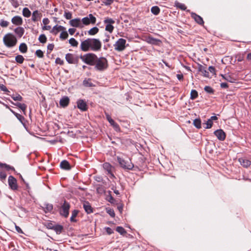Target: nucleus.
<instances>
[{
  "label": "nucleus",
  "instance_id": "1",
  "mask_svg": "<svg viewBox=\"0 0 251 251\" xmlns=\"http://www.w3.org/2000/svg\"><path fill=\"white\" fill-rule=\"evenodd\" d=\"M101 43L99 39L89 38L81 42L80 49L84 52L89 50L98 51L101 50Z\"/></svg>",
  "mask_w": 251,
  "mask_h": 251
},
{
  "label": "nucleus",
  "instance_id": "2",
  "mask_svg": "<svg viewBox=\"0 0 251 251\" xmlns=\"http://www.w3.org/2000/svg\"><path fill=\"white\" fill-rule=\"evenodd\" d=\"M3 42L6 47L11 48L16 45L17 39L15 36L12 33H7L4 36Z\"/></svg>",
  "mask_w": 251,
  "mask_h": 251
},
{
  "label": "nucleus",
  "instance_id": "3",
  "mask_svg": "<svg viewBox=\"0 0 251 251\" xmlns=\"http://www.w3.org/2000/svg\"><path fill=\"white\" fill-rule=\"evenodd\" d=\"M80 58L87 65L94 66L97 59V56L93 53H88L83 55H81Z\"/></svg>",
  "mask_w": 251,
  "mask_h": 251
},
{
  "label": "nucleus",
  "instance_id": "4",
  "mask_svg": "<svg viewBox=\"0 0 251 251\" xmlns=\"http://www.w3.org/2000/svg\"><path fill=\"white\" fill-rule=\"evenodd\" d=\"M94 65L95 66V68L96 70L102 71L105 70L108 67V61L105 57H97L96 63Z\"/></svg>",
  "mask_w": 251,
  "mask_h": 251
},
{
  "label": "nucleus",
  "instance_id": "5",
  "mask_svg": "<svg viewBox=\"0 0 251 251\" xmlns=\"http://www.w3.org/2000/svg\"><path fill=\"white\" fill-rule=\"evenodd\" d=\"M117 158L118 163L122 168L125 170H131L133 169L134 165L131 162L130 159L129 158L127 160H126L125 159L119 156H117Z\"/></svg>",
  "mask_w": 251,
  "mask_h": 251
},
{
  "label": "nucleus",
  "instance_id": "6",
  "mask_svg": "<svg viewBox=\"0 0 251 251\" xmlns=\"http://www.w3.org/2000/svg\"><path fill=\"white\" fill-rule=\"evenodd\" d=\"M103 23L105 25V30L111 33L114 28L113 24L115 23V21L111 18L107 17L104 20Z\"/></svg>",
  "mask_w": 251,
  "mask_h": 251
},
{
  "label": "nucleus",
  "instance_id": "7",
  "mask_svg": "<svg viewBox=\"0 0 251 251\" xmlns=\"http://www.w3.org/2000/svg\"><path fill=\"white\" fill-rule=\"evenodd\" d=\"M79 56L73 54L67 53L65 55V59L69 64H77L79 61Z\"/></svg>",
  "mask_w": 251,
  "mask_h": 251
},
{
  "label": "nucleus",
  "instance_id": "8",
  "mask_svg": "<svg viewBox=\"0 0 251 251\" xmlns=\"http://www.w3.org/2000/svg\"><path fill=\"white\" fill-rule=\"evenodd\" d=\"M126 40L123 38L119 39L114 44L115 50L121 51L126 49Z\"/></svg>",
  "mask_w": 251,
  "mask_h": 251
},
{
  "label": "nucleus",
  "instance_id": "9",
  "mask_svg": "<svg viewBox=\"0 0 251 251\" xmlns=\"http://www.w3.org/2000/svg\"><path fill=\"white\" fill-rule=\"evenodd\" d=\"M81 22L83 25H87L90 24L94 25L96 22V18L92 14H90L88 16L82 18Z\"/></svg>",
  "mask_w": 251,
  "mask_h": 251
},
{
  "label": "nucleus",
  "instance_id": "10",
  "mask_svg": "<svg viewBox=\"0 0 251 251\" xmlns=\"http://www.w3.org/2000/svg\"><path fill=\"white\" fill-rule=\"evenodd\" d=\"M70 208V205H61L58 208L60 215L65 218H67L69 215Z\"/></svg>",
  "mask_w": 251,
  "mask_h": 251
},
{
  "label": "nucleus",
  "instance_id": "11",
  "mask_svg": "<svg viewBox=\"0 0 251 251\" xmlns=\"http://www.w3.org/2000/svg\"><path fill=\"white\" fill-rule=\"evenodd\" d=\"M8 182L10 188L13 190H17L18 185L16 179L12 176L8 177Z\"/></svg>",
  "mask_w": 251,
  "mask_h": 251
},
{
  "label": "nucleus",
  "instance_id": "12",
  "mask_svg": "<svg viewBox=\"0 0 251 251\" xmlns=\"http://www.w3.org/2000/svg\"><path fill=\"white\" fill-rule=\"evenodd\" d=\"M69 24L71 26L74 27L81 28L83 27L81 22V20L79 18H75L69 21Z\"/></svg>",
  "mask_w": 251,
  "mask_h": 251
},
{
  "label": "nucleus",
  "instance_id": "13",
  "mask_svg": "<svg viewBox=\"0 0 251 251\" xmlns=\"http://www.w3.org/2000/svg\"><path fill=\"white\" fill-rule=\"evenodd\" d=\"M77 107L82 111H86L88 110V105L83 100H78L77 101Z\"/></svg>",
  "mask_w": 251,
  "mask_h": 251
},
{
  "label": "nucleus",
  "instance_id": "14",
  "mask_svg": "<svg viewBox=\"0 0 251 251\" xmlns=\"http://www.w3.org/2000/svg\"><path fill=\"white\" fill-rule=\"evenodd\" d=\"M214 135L220 141H224L226 137V134L223 129H217L214 132Z\"/></svg>",
  "mask_w": 251,
  "mask_h": 251
},
{
  "label": "nucleus",
  "instance_id": "15",
  "mask_svg": "<svg viewBox=\"0 0 251 251\" xmlns=\"http://www.w3.org/2000/svg\"><path fill=\"white\" fill-rule=\"evenodd\" d=\"M106 117L107 121L109 122V123L110 124V125L113 126L114 129L116 131H120V127L118 124L115 122V121L111 118L110 116L106 113Z\"/></svg>",
  "mask_w": 251,
  "mask_h": 251
},
{
  "label": "nucleus",
  "instance_id": "16",
  "mask_svg": "<svg viewBox=\"0 0 251 251\" xmlns=\"http://www.w3.org/2000/svg\"><path fill=\"white\" fill-rule=\"evenodd\" d=\"M103 167L104 169L107 172L108 175H110L112 177H114L112 173L114 167L112 166L110 163L107 162L104 163L103 164Z\"/></svg>",
  "mask_w": 251,
  "mask_h": 251
},
{
  "label": "nucleus",
  "instance_id": "17",
  "mask_svg": "<svg viewBox=\"0 0 251 251\" xmlns=\"http://www.w3.org/2000/svg\"><path fill=\"white\" fill-rule=\"evenodd\" d=\"M65 29V27L64 26L56 25L51 28L50 32L56 35L59 32L62 31V30H64Z\"/></svg>",
  "mask_w": 251,
  "mask_h": 251
},
{
  "label": "nucleus",
  "instance_id": "18",
  "mask_svg": "<svg viewBox=\"0 0 251 251\" xmlns=\"http://www.w3.org/2000/svg\"><path fill=\"white\" fill-rule=\"evenodd\" d=\"M191 17L194 19V20L197 22L198 24L200 25H202L204 24V22L203 21L202 18L199 15H197L195 13H191Z\"/></svg>",
  "mask_w": 251,
  "mask_h": 251
},
{
  "label": "nucleus",
  "instance_id": "19",
  "mask_svg": "<svg viewBox=\"0 0 251 251\" xmlns=\"http://www.w3.org/2000/svg\"><path fill=\"white\" fill-rule=\"evenodd\" d=\"M221 76L225 80L231 83H235L237 81V79L233 75L227 74L224 75H221Z\"/></svg>",
  "mask_w": 251,
  "mask_h": 251
},
{
  "label": "nucleus",
  "instance_id": "20",
  "mask_svg": "<svg viewBox=\"0 0 251 251\" xmlns=\"http://www.w3.org/2000/svg\"><path fill=\"white\" fill-rule=\"evenodd\" d=\"M11 22L15 25H21L23 24V21L21 17L19 16H15L11 19Z\"/></svg>",
  "mask_w": 251,
  "mask_h": 251
},
{
  "label": "nucleus",
  "instance_id": "21",
  "mask_svg": "<svg viewBox=\"0 0 251 251\" xmlns=\"http://www.w3.org/2000/svg\"><path fill=\"white\" fill-rule=\"evenodd\" d=\"M69 98L67 96H64L60 99L59 104L61 107H66L69 105Z\"/></svg>",
  "mask_w": 251,
  "mask_h": 251
},
{
  "label": "nucleus",
  "instance_id": "22",
  "mask_svg": "<svg viewBox=\"0 0 251 251\" xmlns=\"http://www.w3.org/2000/svg\"><path fill=\"white\" fill-rule=\"evenodd\" d=\"M60 167L62 169L65 170H70L71 169L70 164L66 160H64L60 162Z\"/></svg>",
  "mask_w": 251,
  "mask_h": 251
},
{
  "label": "nucleus",
  "instance_id": "23",
  "mask_svg": "<svg viewBox=\"0 0 251 251\" xmlns=\"http://www.w3.org/2000/svg\"><path fill=\"white\" fill-rule=\"evenodd\" d=\"M148 42L151 44L154 45H160L162 42L160 40L153 38L152 37H149L148 38Z\"/></svg>",
  "mask_w": 251,
  "mask_h": 251
},
{
  "label": "nucleus",
  "instance_id": "24",
  "mask_svg": "<svg viewBox=\"0 0 251 251\" xmlns=\"http://www.w3.org/2000/svg\"><path fill=\"white\" fill-rule=\"evenodd\" d=\"M238 160L241 165L245 168H248L251 165V161L249 160L241 158H239Z\"/></svg>",
  "mask_w": 251,
  "mask_h": 251
},
{
  "label": "nucleus",
  "instance_id": "25",
  "mask_svg": "<svg viewBox=\"0 0 251 251\" xmlns=\"http://www.w3.org/2000/svg\"><path fill=\"white\" fill-rule=\"evenodd\" d=\"M41 13L38 10H35L32 13V20L34 22H37L41 19Z\"/></svg>",
  "mask_w": 251,
  "mask_h": 251
},
{
  "label": "nucleus",
  "instance_id": "26",
  "mask_svg": "<svg viewBox=\"0 0 251 251\" xmlns=\"http://www.w3.org/2000/svg\"><path fill=\"white\" fill-rule=\"evenodd\" d=\"M41 208L45 213L50 212L53 209V205H40Z\"/></svg>",
  "mask_w": 251,
  "mask_h": 251
},
{
  "label": "nucleus",
  "instance_id": "27",
  "mask_svg": "<svg viewBox=\"0 0 251 251\" xmlns=\"http://www.w3.org/2000/svg\"><path fill=\"white\" fill-rule=\"evenodd\" d=\"M79 213V210L75 209L72 212V215L70 218V221L72 223H76L77 220L75 219Z\"/></svg>",
  "mask_w": 251,
  "mask_h": 251
},
{
  "label": "nucleus",
  "instance_id": "28",
  "mask_svg": "<svg viewBox=\"0 0 251 251\" xmlns=\"http://www.w3.org/2000/svg\"><path fill=\"white\" fill-rule=\"evenodd\" d=\"M52 230L55 231L57 234H60L63 231V226L60 225L55 224Z\"/></svg>",
  "mask_w": 251,
  "mask_h": 251
},
{
  "label": "nucleus",
  "instance_id": "29",
  "mask_svg": "<svg viewBox=\"0 0 251 251\" xmlns=\"http://www.w3.org/2000/svg\"><path fill=\"white\" fill-rule=\"evenodd\" d=\"M11 103L14 104V105L18 107L19 108H20L23 112V113L25 114V110L26 109L27 106L25 103H21L20 102H16L14 103L13 102H11Z\"/></svg>",
  "mask_w": 251,
  "mask_h": 251
},
{
  "label": "nucleus",
  "instance_id": "30",
  "mask_svg": "<svg viewBox=\"0 0 251 251\" xmlns=\"http://www.w3.org/2000/svg\"><path fill=\"white\" fill-rule=\"evenodd\" d=\"M199 71L202 74V75L204 76L207 77H209V72L207 71L206 70V68H205L203 66L200 65V66H199Z\"/></svg>",
  "mask_w": 251,
  "mask_h": 251
},
{
  "label": "nucleus",
  "instance_id": "31",
  "mask_svg": "<svg viewBox=\"0 0 251 251\" xmlns=\"http://www.w3.org/2000/svg\"><path fill=\"white\" fill-rule=\"evenodd\" d=\"M0 167L1 168H4L7 171H15L14 168L5 163H2L0 162Z\"/></svg>",
  "mask_w": 251,
  "mask_h": 251
},
{
  "label": "nucleus",
  "instance_id": "32",
  "mask_svg": "<svg viewBox=\"0 0 251 251\" xmlns=\"http://www.w3.org/2000/svg\"><path fill=\"white\" fill-rule=\"evenodd\" d=\"M14 31L19 37H21L24 35L25 30L23 27H18L15 29Z\"/></svg>",
  "mask_w": 251,
  "mask_h": 251
},
{
  "label": "nucleus",
  "instance_id": "33",
  "mask_svg": "<svg viewBox=\"0 0 251 251\" xmlns=\"http://www.w3.org/2000/svg\"><path fill=\"white\" fill-rule=\"evenodd\" d=\"M68 33L66 30V28H65L64 30H62L60 34L59 38L61 40H65L68 38Z\"/></svg>",
  "mask_w": 251,
  "mask_h": 251
},
{
  "label": "nucleus",
  "instance_id": "34",
  "mask_svg": "<svg viewBox=\"0 0 251 251\" xmlns=\"http://www.w3.org/2000/svg\"><path fill=\"white\" fill-rule=\"evenodd\" d=\"M83 208L85 212L88 214H91L94 212V208L91 206V205H83Z\"/></svg>",
  "mask_w": 251,
  "mask_h": 251
},
{
  "label": "nucleus",
  "instance_id": "35",
  "mask_svg": "<svg viewBox=\"0 0 251 251\" xmlns=\"http://www.w3.org/2000/svg\"><path fill=\"white\" fill-rule=\"evenodd\" d=\"M19 50L22 53H26L27 51V47L26 44L23 43L19 46Z\"/></svg>",
  "mask_w": 251,
  "mask_h": 251
},
{
  "label": "nucleus",
  "instance_id": "36",
  "mask_svg": "<svg viewBox=\"0 0 251 251\" xmlns=\"http://www.w3.org/2000/svg\"><path fill=\"white\" fill-rule=\"evenodd\" d=\"M99 29L97 27H94L90 29L88 33L89 35H95L98 33Z\"/></svg>",
  "mask_w": 251,
  "mask_h": 251
},
{
  "label": "nucleus",
  "instance_id": "37",
  "mask_svg": "<svg viewBox=\"0 0 251 251\" xmlns=\"http://www.w3.org/2000/svg\"><path fill=\"white\" fill-rule=\"evenodd\" d=\"M83 84L85 87H91L95 86V85L91 82V80L90 79H84L83 81Z\"/></svg>",
  "mask_w": 251,
  "mask_h": 251
},
{
  "label": "nucleus",
  "instance_id": "38",
  "mask_svg": "<svg viewBox=\"0 0 251 251\" xmlns=\"http://www.w3.org/2000/svg\"><path fill=\"white\" fill-rule=\"evenodd\" d=\"M151 13L155 15H157L160 13V10L157 6H154L151 8Z\"/></svg>",
  "mask_w": 251,
  "mask_h": 251
},
{
  "label": "nucleus",
  "instance_id": "39",
  "mask_svg": "<svg viewBox=\"0 0 251 251\" xmlns=\"http://www.w3.org/2000/svg\"><path fill=\"white\" fill-rule=\"evenodd\" d=\"M96 190L98 194H102L105 192L104 186L100 185H96Z\"/></svg>",
  "mask_w": 251,
  "mask_h": 251
},
{
  "label": "nucleus",
  "instance_id": "40",
  "mask_svg": "<svg viewBox=\"0 0 251 251\" xmlns=\"http://www.w3.org/2000/svg\"><path fill=\"white\" fill-rule=\"evenodd\" d=\"M31 12L28 8L25 7L23 10V15L24 17L28 18L31 16Z\"/></svg>",
  "mask_w": 251,
  "mask_h": 251
},
{
  "label": "nucleus",
  "instance_id": "41",
  "mask_svg": "<svg viewBox=\"0 0 251 251\" xmlns=\"http://www.w3.org/2000/svg\"><path fill=\"white\" fill-rule=\"evenodd\" d=\"M116 231L119 232L121 235H124L126 233L125 229L122 226H118L116 228Z\"/></svg>",
  "mask_w": 251,
  "mask_h": 251
},
{
  "label": "nucleus",
  "instance_id": "42",
  "mask_svg": "<svg viewBox=\"0 0 251 251\" xmlns=\"http://www.w3.org/2000/svg\"><path fill=\"white\" fill-rule=\"evenodd\" d=\"M54 222L50 221L46 222L44 224V225L49 229H52L53 228L55 224H53Z\"/></svg>",
  "mask_w": 251,
  "mask_h": 251
},
{
  "label": "nucleus",
  "instance_id": "43",
  "mask_svg": "<svg viewBox=\"0 0 251 251\" xmlns=\"http://www.w3.org/2000/svg\"><path fill=\"white\" fill-rule=\"evenodd\" d=\"M69 43L73 47H77L78 45V42L74 38L70 39Z\"/></svg>",
  "mask_w": 251,
  "mask_h": 251
},
{
  "label": "nucleus",
  "instance_id": "44",
  "mask_svg": "<svg viewBox=\"0 0 251 251\" xmlns=\"http://www.w3.org/2000/svg\"><path fill=\"white\" fill-rule=\"evenodd\" d=\"M193 125L194 126L200 129L201 128V120L200 119H196L194 120L193 121Z\"/></svg>",
  "mask_w": 251,
  "mask_h": 251
},
{
  "label": "nucleus",
  "instance_id": "45",
  "mask_svg": "<svg viewBox=\"0 0 251 251\" xmlns=\"http://www.w3.org/2000/svg\"><path fill=\"white\" fill-rule=\"evenodd\" d=\"M19 210L18 211L20 215H23L24 214H26L27 212V210L21 205L18 206Z\"/></svg>",
  "mask_w": 251,
  "mask_h": 251
},
{
  "label": "nucleus",
  "instance_id": "46",
  "mask_svg": "<svg viewBox=\"0 0 251 251\" xmlns=\"http://www.w3.org/2000/svg\"><path fill=\"white\" fill-rule=\"evenodd\" d=\"M24 60L25 59L22 55H18L15 57V60L18 63H23Z\"/></svg>",
  "mask_w": 251,
  "mask_h": 251
},
{
  "label": "nucleus",
  "instance_id": "47",
  "mask_svg": "<svg viewBox=\"0 0 251 251\" xmlns=\"http://www.w3.org/2000/svg\"><path fill=\"white\" fill-rule=\"evenodd\" d=\"M11 98L15 101H22L23 100L22 97L19 94L13 95L11 96Z\"/></svg>",
  "mask_w": 251,
  "mask_h": 251
},
{
  "label": "nucleus",
  "instance_id": "48",
  "mask_svg": "<svg viewBox=\"0 0 251 251\" xmlns=\"http://www.w3.org/2000/svg\"><path fill=\"white\" fill-rule=\"evenodd\" d=\"M198 97V92L195 90H192L191 92L190 98L192 100H195Z\"/></svg>",
  "mask_w": 251,
  "mask_h": 251
},
{
  "label": "nucleus",
  "instance_id": "49",
  "mask_svg": "<svg viewBox=\"0 0 251 251\" xmlns=\"http://www.w3.org/2000/svg\"><path fill=\"white\" fill-rule=\"evenodd\" d=\"M38 40L40 43L44 44L46 43L47 39L45 34H41L39 36Z\"/></svg>",
  "mask_w": 251,
  "mask_h": 251
},
{
  "label": "nucleus",
  "instance_id": "50",
  "mask_svg": "<svg viewBox=\"0 0 251 251\" xmlns=\"http://www.w3.org/2000/svg\"><path fill=\"white\" fill-rule=\"evenodd\" d=\"M106 212L112 217H114L115 216L114 211L113 209L110 208H106Z\"/></svg>",
  "mask_w": 251,
  "mask_h": 251
},
{
  "label": "nucleus",
  "instance_id": "51",
  "mask_svg": "<svg viewBox=\"0 0 251 251\" xmlns=\"http://www.w3.org/2000/svg\"><path fill=\"white\" fill-rule=\"evenodd\" d=\"M204 90L205 92L209 94H213L214 92L213 89L209 86H206L204 88Z\"/></svg>",
  "mask_w": 251,
  "mask_h": 251
},
{
  "label": "nucleus",
  "instance_id": "52",
  "mask_svg": "<svg viewBox=\"0 0 251 251\" xmlns=\"http://www.w3.org/2000/svg\"><path fill=\"white\" fill-rule=\"evenodd\" d=\"M9 23L3 20H1L0 21V25L2 27H6L8 26Z\"/></svg>",
  "mask_w": 251,
  "mask_h": 251
},
{
  "label": "nucleus",
  "instance_id": "53",
  "mask_svg": "<svg viewBox=\"0 0 251 251\" xmlns=\"http://www.w3.org/2000/svg\"><path fill=\"white\" fill-rule=\"evenodd\" d=\"M36 55L39 58L44 57V53L41 50H38L35 52Z\"/></svg>",
  "mask_w": 251,
  "mask_h": 251
},
{
  "label": "nucleus",
  "instance_id": "54",
  "mask_svg": "<svg viewBox=\"0 0 251 251\" xmlns=\"http://www.w3.org/2000/svg\"><path fill=\"white\" fill-rule=\"evenodd\" d=\"M12 5L15 8H17L19 6V3L18 0H10Z\"/></svg>",
  "mask_w": 251,
  "mask_h": 251
},
{
  "label": "nucleus",
  "instance_id": "55",
  "mask_svg": "<svg viewBox=\"0 0 251 251\" xmlns=\"http://www.w3.org/2000/svg\"><path fill=\"white\" fill-rule=\"evenodd\" d=\"M64 16L67 20H71L72 18V14L71 12L65 11L64 13Z\"/></svg>",
  "mask_w": 251,
  "mask_h": 251
},
{
  "label": "nucleus",
  "instance_id": "56",
  "mask_svg": "<svg viewBox=\"0 0 251 251\" xmlns=\"http://www.w3.org/2000/svg\"><path fill=\"white\" fill-rule=\"evenodd\" d=\"M206 126L204 127L205 128L208 129L210 128L213 125V122L211 121L209 119L207 120V122L205 123Z\"/></svg>",
  "mask_w": 251,
  "mask_h": 251
},
{
  "label": "nucleus",
  "instance_id": "57",
  "mask_svg": "<svg viewBox=\"0 0 251 251\" xmlns=\"http://www.w3.org/2000/svg\"><path fill=\"white\" fill-rule=\"evenodd\" d=\"M15 116L22 123H23V122L25 121V118L23 116L20 114H16Z\"/></svg>",
  "mask_w": 251,
  "mask_h": 251
},
{
  "label": "nucleus",
  "instance_id": "58",
  "mask_svg": "<svg viewBox=\"0 0 251 251\" xmlns=\"http://www.w3.org/2000/svg\"><path fill=\"white\" fill-rule=\"evenodd\" d=\"M177 7L183 10H185L187 8V7L184 4L181 3H178L177 4Z\"/></svg>",
  "mask_w": 251,
  "mask_h": 251
},
{
  "label": "nucleus",
  "instance_id": "59",
  "mask_svg": "<svg viewBox=\"0 0 251 251\" xmlns=\"http://www.w3.org/2000/svg\"><path fill=\"white\" fill-rule=\"evenodd\" d=\"M6 176H7L6 174L4 172H3V171L0 172V178L1 180L5 179Z\"/></svg>",
  "mask_w": 251,
  "mask_h": 251
},
{
  "label": "nucleus",
  "instance_id": "60",
  "mask_svg": "<svg viewBox=\"0 0 251 251\" xmlns=\"http://www.w3.org/2000/svg\"><path fill=\"white\" fill-rule=\"evenodd\" d=\"M55 63L57 64L63 65L64 64V61L62 60L60 58L57 57L55 59Z\"/></svg>",
  "mask_w": 251,
  "mask_h": 251
},
{
  "label": "nucleus",
  "instance_id": "61",
  "mask_svg": "<svg viewBox=\"0 0 251 251\" xmlns=\"http://www.w3.org/2000/svg\"><path fill=\"white\" fill-rule=\"evenodd\" d=\"M0 89L1 91L5 92H8L9 91L6 88L5 86H4L3 84H0Z\"/></svg>",
  "mask_w": 251,
  "mask_h": 251
},
{
  "label": "nucleus",
  "instance_id": "62",
  "mask_svg": "<svg viewBox=\"0 0 251 251\" xmlns=\"http://www.w3.org/2000/svg\"><path fill=\"white\" fill-rule=\"evenodd\" d=\"M114 1V0H103V3L106 5H109L111 4Z\"/></svg>",
  "mask_w": 251,
  "mask_h": 251
},
{
  "label": "nucleus",
  "instance_id": "63",
  "mask_svg": "<svg viewBox=\"0 0 251 251\" xmlns=\"http://www.w3.org/2000/svg\"><path fill=\"white\" fill-rule=\"evenodd\" d=\"M105 229L106 232L109 235H110L114 232L113 230L110 227H105Z\"/></svg>",
  "mask_w": 251,
  "mask_h": 251
},
{
  "label": "nucleus",
  "instance_id": "64",
  "mask_svg": "<svg viewBox=\"0 0 251 251\" xmlns=\"http://www.w3.org/2000/svg\"><path fill=\"white\" fill-rule=\"evenodd\" d=\"M208 71L212 74H215V69L213 66L209 67Z\"/></svg>",
  "mask_w": 251,
  "mask_h": 251
}]
</instances>
